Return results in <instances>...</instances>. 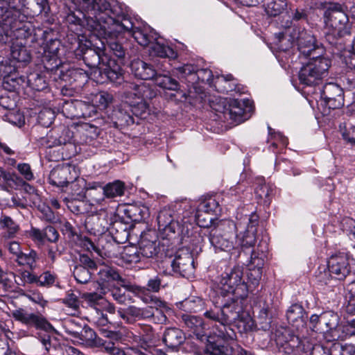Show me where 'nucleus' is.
Here are the masks:
<instances>
[{
	"instance_id": "1",
	"label": "nucleus",
	"mask_w": 355,
	"mask_h": 355,
	"mask_svg": "<svg viewBox=\"0 0 355 355\" xmlns=\"http://www.w3.org/2000/svg\"><path fill=\"white\" fill-rule=\"evenodd\" d=\"M87 19L91 28H103L112 33L114 28L119 31L132 27L130 18L117 5L111 6L107 0H73Z\"/></svg>"
},
{
	"instance_id": "2",
	"label": "nucleus",
	"mask_w": 355,
	"mask_h": 355,
	"mask_svg": "<svg viewBox=\"0 0 355 355\" xmlns=\"http://www.w3.org/2000/svg\"><path fill=\"white\" fill-rule=\"evenodd\" d=\"M324 10L323 17L327 32V42L338 51L345 49V38L351 35V25L343 5L334 1H320L317 3Z\"/></svg>"
},
{
	"instance_id": "3",
	"label": "nucleus",
	"mask_w": 355,
	"mask_h": 355,
	"mask_svg": "<svg viewBox=\"0 0 355 355\" xmlns=\"http://www.w3.org/2000/svg\"><path fill=\"white\" fill-rule=\"evenodd\" d=\"M259 221V216L256 211H252L249 216L248 224L245 230V254L246 250H249L250 252V259L247 264L248 272L246 273L248 282H245V288L248 295H245V300L249 297V295L253 296L258 293L256 288L259 285V280L261 277L262 268L264 265V252L262 250L261 252L255 251L251 248L256 243V235L257 232V226ZM251 299V297H250Z\"/></svg>"
},
{
	"instance_id": "4",
	"label": "nucleus",
	"mask_w": 355,
	"mask_h": 355,
	"mask_svg": "<svg viewBox=\"0 0 355 355\" xmlns=\"http://www.w3.org/2000/svg\"><path fill=\"white\" fill-rule=\"evenodd\" d=\"M12 6L8 15L1 17L4 24L10 27L17 37V40H30L31 43L37 42L36 30L33 24L27 20L25 0H14Z\"/></svg>"
},
{
	"instance_id": "5",
	"label": "nucleus",
	"mask_w": 355,
	"mask_h": 355,
	"mask_svg": "<svg viewBox=\"0 0 355 355\" xmlns=\"http://www.w3.org/2000/svg\"><path fill=\"white\" fill-rule=\"evenodd\" d=\"M331 65L330 59L307 62L298 72L300 83L307 87L319 85L328 76Z\"/></svg>"
},
{
	"instance_id": "6",
	"label": "nucleus",
	"mask_w": 355,
	"mask_h": 355,
	"mask_svg": "<svg viewBox=\"0 0 355 355\" xmlns=\"http://www.w3.org/2000/svg\"><path fill=\"white\" fill-rule=\"evenodd\" d=\"M123 98L130 107L132 113L136 116L146 118L149 112V105L144 101L147 96V87L144 85L125 83L123 86Z\"/></svg>"
},
{
	"instance_id": "7",
	"label": "nucleus",
	"mask_w": 355,
	"mask_h": 355,
	"mask_svg": "<svg viewBox=\"0 0 355 355\" xmlns=\"http://www.w3.org/2000/svg\"><path fill=\"white\" fill-rule=\"evenodd\" d=\"M243 298L234 301L232 304L230 306L231 311L230 315L225 313L223 310H218L217 311L210 310L205 312L204 315L210 320L217 321L221 324H226L233 322L239 329L241 334L244 330V308L243 306Z\"/></svg>"
},
{
	"instance_id": "8",
	"label": "nucleus",
	"mask_w": 355,
	"mask_h": 355,
	"mask_svg": "<svg viewBox=\"0 0 355 355\" xmlns=\"http://www.w3.org/2000/svg\"><path fill=\"white\" fill-rule=\"evenodd\" d=\"M173 214V210L165 208L157 216L158 229L166 236H170V234H183L184 229H187V225L190 223L191 212H186L182 218L178 216L176 220L174 219Z\"/></svg>"
},
{
	"instance_id": "9",
	"label": "nucleus",
	"mask_w": 355,
	"mask_h": 355,
	"mask_svg": "<svg viewBox=\"0 0 355 355\" xmlns=\"http://www.w3.org/2000/svg\"><path fill=\"white\" fill-rule=\"evenodd\" d=\"M12 318L28 328L43 330L46 332L53 331L54 328L41 314L31 313L19 308L12 311Z\"/></svg>"
},
{
	"instance_id": "10",
	"label": "nucleus",
	"mask_w": 355,
	"mask_h": 355,
	"mask_svg": "<svg viewBox=\"0 0 355 355\" xmlns=\"http://www.w3.org/2000/svg\"><path fill=\"white\" fill-rule=\"evenodd\" d=\"M320 321L319 333L324 334L328 340H337L343 338L341 327L339 325L340 318L336 313L332 311L322 313Z\"/></svg>"
},
{
	"instance_id": "11",
	"label": "nucleus",
	"mask_w": 355,
	"mask_h": 355,
	"mask_svg": "<svg viewBox=\"0 0 355 355\" xmlns=\"http://www.w3.org/2000/svg\"><path fill=\"white\" fill-rule=\"evenodd\" d=\"M248 175L245 171V181H247L248 184H252L257 202L268 207L275 196V187L272 184H266L263 177H256L254 179H251L250 178H247Z\"/></svg>"
},
{
	"instance_id": "12",
	"label": "nucleus",
	"mask_w": 355,
	"mask_h": 355,
	"mask_svg": "<svg viewBox=\"0 0 355 355\" xmlns=\"http://www.w3.org/2000/svg\"><path fill=\"white\" fill-rule=\"evenodd\" d=\"M78 176V171L74 166L62 164L57 166L51 171L49 182L56 187H64L76 180Z\"/></svg>"
},
{
	"instance_id": "13",
	"label": "nucleus",
	"mask_w": 355,
	"mask_h": 355,
	"mask_svg": "<svg viewBox=\"0 0 355 355\" xmlns=\"http://www.w3.org/2000/svg\"><path fill=\"white\" fill-rule=\"evenodd\" d=\"M327 268L334 279L345 280L351 271L347 254L339 252L331 255L327 262Z\"/></svg>"
},
{
	"instance_id": "14",
	"label": "nucleus",
	"mask_w": 355,
	"mask_h": 355,
	"mask_svg": "<svg viewBox=\"0 0 355 355\" xmlns=\"http://www.w3.org/2000/svg\"><path fill=\"white\" fill-rule=\"evenodd\" d=\"M98 275L99 285L101 286L102 290L103 291L105 288L112 286L113 284H115V282L130 291L135 292L139 290L138 288L130 284L124 279H122L119 274L112 268L104 266L99 270ZM139 290L141 289L140 288Z\"/></svg>"
},
{
	"instance_id": "15",
	"label": "nucleus",
	"mask_w": 355,
	"mask_h": 355,
	"mask_svg": "<svg viewBox=\"0 0 355 355\" xmlns=\"http://www.w3.org/2000/svg\"><path fill=\"white\" fill-rule=\"evenodd\" d=\"M277 344L279 350L288 355H302L304 352V347L302 345L300 338L285 330L281 335H277Z\"/></svg>"
},
{
	"instance_id": "16",
	"label": "nucleus",
	"mask_w": 355,
	"mask_h": 355,
	"mask_svg": "<svg viewBox=\"0 0 355 355\" xmlns=\"http://www.w3.org/2000/svg\"><path fill=\"white\" fill-rule=\"evenodd\" d=\"M321 97L329 109H339L344 105L343 89L336 83H326L321 92Z\"/></svg>"
},
{
	"instance_id": "17",
	"label": "nucleus",
	"mask_w": 355,
	"mask_h": 355,
	"mask_svg": "<svg viewBox=\"0 0 355 355\" xmlns=\"http://www.w3.org/2000/svg\"><path fill=\"white\" fill-rule=\"evenodd\" d=\"M130 21H131L130 19ZM132 27L127 29L125 28H123L120 31L119 30H114L112 33H109L106 30H104V28H92V31H96L98 34L100 35L103 36L107 44V46H109L110 49L112 53L119 58H123L125 56V50L124 47L122 46V44L116 40L123 33H125L124 31H130L132 28V22L130 21ZM114 29H116V27L114 28Z\"/></svg>"
},
{
	"instance_id": "18",
	"label": "nucleus",
	"mask_w": 355,
	"mask_h": 355,
	"mask_svg": "<svg viewBox=\"0 0 355 355\" xmlns=\"http://www.w3.org/2000/svg\"><path fill=\"white\" fill-rule=\"evenodd\" d=\"M291 36L295 40L300 55L308 53L318 44L315 36L304 28L293 27Z\"/></svg>"
},
{
	"instance_id": "19",
	"label": "nucleus",
	"mask_w": 355,
	"mask_h": 355,
	"mask_svg": "<svg viewBox=\"0 0 355 355\" xmlns=\"http://www.w3.org/2000/svg\"><path fill=\"white\" fill-rule=\"evenodd\" d=\"M243 276V271L240 267L234 268L230 274L226 273L225 276L221 278L219 283L221 286V293L225 295L227 293H234L236 289H238V286L244 284Z\"/></svg>"
},
{
	"instance_id": "20",
	"label": "nucleus",
	"mask_w": 355,
	"mask_h": 355,
	"mask_svg": "<svg viewBox=\"0 0 355 355\" xmlns=\"http://www.w3.org/2000/svg\"><path fill=\"white\" fill-rule=\"evenodd\" d=\"M171 267L174 272L182 277H188L193 272V259L189 252H183L176 254L171 261Z\"/></svg>"
},
{
	"instance_id": "21",
	"label": "nucleus",
	"mask_w": 355,
	"mask_h": 355,
	"mask_svg": "<svg viewBox=\"0 0 355 355\" xmlns=\"http://www.w3.org/2000/svg\"><path fill=\"white\" fill-rule=\"evenodd\" d=\"M139 250L144 258H153L159 252V244L153 232L142 233L139 241Z\"/></svg>"
},
{
	"instance_id": "22",
	"label": "nucleus",
	"mask_w": 355,
	"mask_h": 355,
	"mask_svg": "<svg viewBox=\"0 0 355 355\" xmlns=\"http://www.w3.org/2000/svg\"><path fill=\"white\" fill-rule=\"evenodd\" d=\"M100 72L103 73L111 82L120 85L123 82V71L116 62L108 58L105 63L99 67Z\"/></svg>"
},
{
	"instance_id": "23",
	"label": "nucleus",
	"mask_w": 355,
	"mask_h": 355,
	"mask_svg": "<svg viewBox=\"0 0 355 355\" xmlns=\"http://www.w3.org/2000/svg\"><path fill=\"white\" fill-rule=\"evenodd\" d=\"M224 223L225 222L223 220L218 222L216 225L211 229L209 233V242L214 247L215 252L226 251L230 250L232 248L231 242L228 239L223 238L220 234V230H222V226Z\"/></svg>"
},
{
	"instance_id": "24",
	"label": "nucleus",
	"mask_w": 355,
	"mask_h": 355,
	"mask_svg": "<svg viewBox=\"0 0 355 355\" xmlns=\"http://www.w3.org/2000/svg\"><path fill=\"white\" fill-rule=\"evenodd\" d=\"M109 56L104 53L103 50L99 48L87 49L83 53V60L85 64L90 69L98 66L102 67L107 60Z\"/></svg>"
},
{
	"instance_id": "25",
	"label": "nucleus",
	"mask_w": 355,
	"mask_h": 355,
	"mask_svg": "<svg viewBox=\"0 0 355 355\" xmlns=\"http://www.w3.org/2000/svg\"><path fill=\"white\" fill-rule=\"evenodd\" d=\"M59 44L58 41H52L50 46H47L44 51L43 62L44 67L48 70L52 71L58 69L61 64V61L58 56Z\"/></svg>"
},
{
	"instance_id": "26",
	"label": "nucleus",
	"mask_w": 355,
	"mask_h": 355,
	"mask_svg": "<svg viewBox=\"0 0 355 355\" xmlns=\"http://www.w3.org/2000/svg\"><path fill=\"white\" fill-rule=\"evenodd\" d=\"M130 68L135 77L141 80H150L157 74L152 65L141 60H135L130 64Z\"/></svg>"
},
{
	"instance_id": "27",
	"label": "nucleus",
	"mask_w": 355,
	"mask_h": 355,
	"mask_svg": "<svg viewBox=\"0 0 355 355\" xmlns=\"http://www.w3.org/2000/svg\"><path fill=\"white\" fill-rule=\"evenodd\" d=\"M244 101H239L237 99H232L225 112L224 121H231L235 125L243 123L244 121Z\"/></svg>"
},
{
	"instance_id": "28",
	"label": "nucleus",
	"mask_w": 355,
	"mask_h": 355,
	"mask_svg": "<svg viewBox=\"0 0 355 355\" xmlns=\"http://www.w3.org/2000/svg\"><path fill=\"white\" fill-rule=\"evenodd\" d=\"M131 35L139 44L143 46H147L150 44L153 40L157 39V34L150 31L148 28H134L132 26L130 31H124Z\"/></svg>"
},
{
	"instance_id": "29",
	"label": "nucleus",
	"mask_w": 355,
	"mask_h": 355,
	"mask_svg": "<svg viewBox=\"0 0 355 355\" xmlns=\"http://www.w3.org/2000/svg\"><path fill=\"white\" fill-rule=\"evenodd\" d=\"M185 340V336L182 330L178 328H168L166 329L163 342L168 347L175 349L182 345Z\"/></svg>"
},
{
	"instance_id": "30",
	"label": "nucleus",
	"mask_w": 355,
	"mask_h": 355,
	"mask_svg": "<svg viewBox=\"0 0 355 355\" xmlns=\"http://www.w3.org/2000/svg\"><path fill=\"white\" fill-rule=\"evenodd\" d=\"M2 87L9 92H17L20 89L26 88V77L18 72L4 77L2 81Z\"/></svg>"
},
{
	"instance_id": "31",
	"label": "nucleus",
	"mask_w": 355,
	"mask_h": 355,
	"mask_svg": "<svg viewBox=\"0 0 355 355\" xmlns=\"http://www.w3.org/2000/svg\"><path fill=\"white\" fill-rule=\"evenodd\" d=\"M77 338L80 339L81 343L89 347H101L103 343V339L98 337L96 332L87 325H84Z\"/></svg>"
},
{
	"instance_id": "32",
	"label": "nucleus",
	"mask_w": 355,
	"mask_h": 355,
	"mask_svg": "<svg viewBox=\"0 0 355 355\" xmlns=\"http://www.w3.org/2000/svg\"><path fill=\"white\" fill-rule=\"evenodd\" d=\"M10 57L17 62L27 63L31 60V53L26 49L25 44L18 40L11 45Z\"/></svg>"
},
{
	"instance_id": "33",
	"label": "nucleus",
	"mask_w": 355,
	"mask_h": 355,
	"mask_svg": "<svg viewBox=\"0 0 355 355\" xmlns=\"http://www.w3.org/2000/svg\"><path fill=\"white\" fill-rule=\"evenodd\" d=\"M286 318L288 322L293 325H295L296 322L303 325L306 318H307V314L302 304L295 303L288 309Z\"/></svg>"
},
{
	"instance_id": "34",
	"label": "nucleus",
	"mask_w": 355,
	"mask_h": 355,
	"mask_svg": "<svg viewBox=\"0 0 355 355\" xmlns=\"http://www.w3.org/2000/svg\"><path fill=\"white\" fill-rule=\"evenodd\" d=\"M150 54L161 58H168L169 59H175L177 58V53L169 46L164 45L160 42L153 40L150 43Z\"/></svg>"
},
{
	"instance_id": "35",
	"label": "nucleus",
	"mask_w": 355,
	"mask_h": 355,
	"mask_svg": "<svg viewBox=\"0 0 355 355\" xmlns=\"http://www.w3.org/2000/svg\"><path fill=\"white\" fill-rule=\"evenodd\" d=\"M182 320L186 325L198 338L204 336L205 324L201 318L196 315L184 314Z\"/></svg>"
},
{
	"instance_id": "36",
	"label": "nucleus",
	"mask_w": 355,
	"mask_h": 355,
	"mask_svg": "<svg viewBox=\"0 0 355 355\" xmlns=\"http://www.w3.org/2000/svg\"><path fill=\"white\" fill-rule=\"evenodd\" d=\"M341 313L346 321L347 334H355V304L344 302Z\"/></svg>"
},
{
	"instance_id": "37",
	"label": "nucleus",
	"mask_w": 355,
	"mask_h": 355,
	"mask_svg": "<svg viewBox=\"0 0 355 355\" xmlns=\"http://www.w3.org/2000/svg\"><path fill=\"white\" fill-rule=\"evenodd\" d=\"M216 89L221 93H228L235 90L236 83L231 74L217 76L214 80Z\"/></svg>"
},
{
	"instance_id": "38",
	"label": "nucleus",
	"mask_w": 355,
	"mask_h": 355,
	"mask_svg": "<svg viewBox=\"0 0 355 355\" xmlns=\"http://www.w3.org/2000/svg\"><path fill=\"white\" fill-rule=\"evenodd\" d=\"M47 85L45 76L38 72L31 73L26 77V87H28L33 90H44L47 87Z\"/></svg>"
},
{
	"instance_id": "39",
	"label": "nucleus",
	"mask_w": 355,
	"mask_h": 355,
	"mask_svg": "<svg viewBox=\"0 0 355 355\" xmlns=\"http://www.w3.org/2000/svg\"><path fill=\"white\" fill-rule=\"evenodd\" d=\"M209 103L211 108L216 113H218V117L220 120H224L225 112L227 111L230 102L227 98L220 96H213L209 98Z\"/></svg>"
},
{
	"instance_id": "40",
	"label": "nucleus",
	"mask_w": 355,
	"mask_h": 355,
	"mask_svg": "<svg viewBox=\"0 0 355 355\" xmlns=\"http://www.w3.org/2000/svg\"><path fill=\"white\" fill-rule=\"evenodd\" d=\"M38 254L34 250H30L28 252H21L15 261L19 266H27L31 270L36 268V261L38 260Z\"/></svg>"
},
{
	"instance_id": "41",
	"label": "nucleus",
	"mask_w": 355,
	"mask_h": 355,
	"mask_svg": "<svg viewBox=\"0 0 355 355\" xmlns=\"http://www.w3.org/2000/svg\"><path fill=\"white\" fill-rule=\"evenodd\" d=\"M124 183L117 180L112 183H108L103 187V196L107 198H114L123 196L124 194Z\"/></svg>"
},
{
	"instance_id": "42",
	"label": "nucleus",
	"mask_w": 355,
	"mask_h": 355,
	"mask_svg": "<svg viewBox=\"0 0 355 355\" xmlns=\"http://www.w3.org/2000/svg\"><path fill=\"white\" fill-rule=\"evenodd\" d=\"M0 227L5 230L4 236L14 238L19 230V225L8 216H2L0 218Z\"/></svg>"
},
{
	"instance_id": "43",
	"label": "nucleus",
	"mask_w": 355,
	"mask_h": 355,
	"mask_svg": "<svg viewBox=\"0 0 355 355\" xmlns=\"http://www.w3.org/2000/svg\"><path fill=\"white\" fill-rule=\"evenodd\" d=\"M265 10L271 17H276L287 7L286 0H266Z\"/></svg>"
},
{
	"instance_id": "44",
	"label": "nucleus",
	"mask_w": 355,
	"mask_h": 355,
	"mask_svg": "<svg viewBox=\"0 0 355 355\" xmlns=\"http://www.w3.org/2000/svg\"><path fill=\"white\" fill-rule=\"evenodd\" d=\"M153 78L155 84L163 89L169 90H177L178 89V82L166 74L162 75L157 73Z\"/></svg>"
},
{
	"instance_id": "45",
	"label": "nucleus",
	"mask_w": 355,
	"mask_h": 355,
	"mask_svg": "<svg viewBox=\"0 0 355 355\" xmlns=\"http://www.w3.org/2000/svg\"><path fill=\"white\" fill-rule=\"evenodd\" d=\"M292 28H289L285 32L278 34V43L277 44L280 51H286L292 48L293 44H296L295 40H293L291 36Z\"/></svg>"
},
{
	"instance_id": "46",
	"label": "nucleus",
	"mask_w": 355,
	"mask_h": 355,
	"mask_svg": "<svg viewBox=\"0 0 355 355\" xmlns=\"http://www.w3.org/2000/svg\"><path fill=\"white\" fill-rule=\"evenodd\" d=\"M83 327L82 321L79 318H69L66 320L63 324L65 331L74 338H78V334L83 329Z\"/></svg>"
},
{
	"instance_id": "47",
	"label": "nucleus",
	"mask_w": 355,
	"mask_h": 355,
	"mask_svg": "<svg viewBox=\"0 0 355 355\" xmlns=\"http://www.w3.org/2000/svg\"><path fill=\"white\" fill-rule=\"evenodd\" d=\"M339 131L343 139L351 146L355 147V126L346 123L339 125Z\"/></svg>"
},
{
	"instance_id": "48",
	"label": "nucleus",
	"mask_w": 355,
	"mask_h": 355,
	"mask_svg": "<svg viewBox=\"0 0 355 355\" xmlns=\"http://www.w3.org/2000/svg\"><path fill=\"white\" fill-rule=\"evenodd\" d=\"M200 211H204L206 214H215L216 215L221 212L219 202L214 198H209L205 200L200 205Z\"/></svg>"
},
{
	"instance_id": "49",
	"label": "nucleus",
	"mask_w": 355,
	"mask_h": 355,
	"mask_svg": "<svg viewBox=\"0 0 355 355\" xmlns=\"http://www.w3.org/2000/svg\"><path fill=\"white\" fill-rule=\"evenodd\" d=\"M141 257L139 248L133 246L125 248L122 253L123 259L128 263H137L141 261Z\"/></svg>"
},
{
	"instance_id": "50",
	"label": "nucleus",
	"mask_w": 355,
	"mask_h": 355,
	"mask_svg": "<svg viewBox=\"0 0 355 355\" xmlns=\"http://www.w3.org/2000/svg\"><path fill=\"white\" fill-rule=\"evenodd\" d=\"M6 185L12 189H18L24 184V180L15 173L6 171L3 177Z\"/></svg>"
},
{
	"instance_id": "51",
	"label": "nucleus",
	"mask_w": 355,
	"mask_h": 355,
	"mask_svg": "<svg viewBox=\"0 0 355 355\" xmlns=\"http://www.w3.org/2000/svg\"><path fill=\"white\" fill-rule=\"evenodd\" d=\"M73 274L77 282L80 284L87 283L90 280L92 276V273L89 270L83 266H76L74 267Z\"/></svg>"
},
{
	"instance_id": "52",
	"label": "nucleus",
	"mask_w": 355,
	"mask_h": 355,
	"mask_svg": "<svg viewBox=\"0 0 355 355\" xmlns=\"http://www.w3.org/2000/svg\"><path fill=\"white\" fill-rule=\"evenodd\" d=\"M94 101L100 109H105L112 103L113 96L107 92H101L95 96Z\"/></svg>"
},
{
	"instance_id": "53",
	"label": "nucleus",
	"mask_w": 355,
	"mask_h": 355,
	"mask_svg": "<svg viewBox=\"0 0 355 355\" xmlns=\"http://www.w3.org/2000/svg\"><path fill=\"white\" fill-rule=\"evenodd\" d=\"M37 276L28 270L21 271L15 277V282L19 286H24L26 284H37Z\"/></svg>"
},
{
	"instance_id": "54",
	"label": "nucleus",
	"mask_w": 355,
	"mask_h": 355,
	"mask_svg": "<svg viewBox=\"0 0 355 355\" xmlns=\"http://www.w3.org/2000/svg\"><path fill=\"white\" fill-rule=\"evenodd\" d=\"M128 217L133 221H140L145 218L146 208L141 209L137 206L130 205L125 210Z\"/></svg>"
},
{
	"instance_id": "55",
	"label": "nucleus",
	"mask_w": 355,
	"mask_h": 355,
	"mask_svg": "<svg viewBox=\"0 0 355 355\" xmlns=\"http://www.w3.org/2000/svg\"><path fill=\"white\" fill-rule=\"evenodd\" d=\"M26 235L38 245L44 244V229L31 227L30 230L26 231Z\"/></svg>"
},
{
	"instance_id": "56",
	"label": "nucleus",
	"mask_w": 355,
	"mask_h": 355,
	"mask_svg": "<svg viewBox=\"0 0 355 355\" xmlns=\"http://www.w3.org/2000/svg\"><path fill=\"white\" fill-rule=\"evenodd\" d=\"M108 291L110 292L114 300L119 304H125L129 299L128 296L126 295L125 292L120 287L116 286L115 284H113L112 286L108 288Z\"/></svg>"
},
{
	"instance_id": "57",
	"label": "nucleus",
	"mask_w": 355,
	"mask_h": 355,
	"mask_svg": "<svg viewBox=\"0 0 355 355\" xmlns=\"http://www.w3.org/2000/svg\"><path fill=\"white\" fill-rule=\"evenodd\" d=\"M54 112L51 109H44L38 114V122L44 127L49 126L54 120Z\"/></svg>"
},
{
	"instance_id": "58",
	"label": "nucleus",
	"mask_w": 355,
	"mask_h": 355,
	"mask_svg": "<svg viewBox=\"0 0 355 355\" xmlns=\"http://www.w3.org/2000/svg\"><path fill=\"white\" fill-rule=\"evenodd\" d=\"M83 297L88 305L90 307L94 308L96 311L97 309H99L97 306L99 305L103 300V297L101 294H98L94 292L85 293Z\"/></svg>"
},
{
	"instance_id": "59",
	"label": "nucleus",
	"mask_w": 355,
	"mask_h": 355,
	"mask_svg": "<svg viewBox=\"0 0 355 355\" xmlns=\"http://www.w3.org/2000/svg\"><path fill=\"white\" fill-rule=\"evenodd\" d=\"M342 230L351 239H355V220L352 218H344L341 221Z\"/></svg>"
},
{
	"instance_id": "60",
	"label": "nucleus",
	"mask_w": 355,
	"mask_h": 355,
	"mask_svg": "<svg viewBox=\"0 0 355 355\" xmlns=\"http://www.w3.org/2000/svg\"><path fill=\"white\" fill-rule=\"evenodd\" d=\"M62 302L73 310H77L80 305L78 296L72 291L67 292L65 297L62 299Z\"/></svg>"
},
{
	"instance_id": "61",
	"label": "nucleus",
	"mask_w": 355,
	"mask_h": 355,
	"mask_svg": "<svg viewBox=\"0 0 355 355\" xmlns=\"http://www.w3.org/2000/svg\"><path fill=\"white\" fill-rule=\"evenodd\" d=\"M56 276L49 271L44 272L37 279V284L40 286H51L55 281Z\"/></svg>"
},
{
	"instance_id": "62",
	"label": "nucleus",
	"mask_w": 355,
	"mask_h": 355,
	"mask_svg": "<svg viewBox=\"0 0 355 355\" xmlns=\"http://www.w3.org/2000/svg\"><path fill=\"white\" fill-rule=\"evenodd\" d=\"M96 315L92 317L94 323L100 329L106 328L110 326V322L108 320L106 314H104L100 309L96 311Z\"/></svg>"
},
{
	"instance_id": "63",
	"label": "nucleus",
	"mask_w": 355,
	"mask_h": 355,
	"mask_svg": "<svg viewBox=\"0 0 355 355\" xmlns=\"http://www.w3.org/2000/svg\"><path fill=\"white\" fill-rule=\"evenodd\" d=\"M67 76L73 78L74 81L80 80L84 82L87 81L89 78L87 72L80 68H74L68 70L67 72Z\"/></svg>"
},
{
	"instance_id": "64",
	"label": "nucleus",
	"mask_w": 355,
	"mask_h": 355,
	"mask_svg": "<svg viewBox=\"0 0 355 355\" xmlns=\"http://www.w3.org/2000/svg\"><path fill=\"white\" fill-rule=\"evenodd\" d=\"M344 299V302L355 304V281L351 282L345 286Z\"/></svg>"
}]
</instances>
